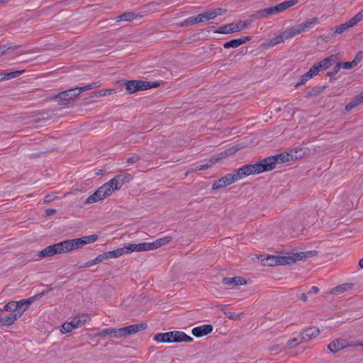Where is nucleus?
Segmentation results:
<instances>
[{
	"mask_svg": "<svg viewBox=\"0 0 363 363\" xmlns=\"http://www.w3.org/2000/svg\"><path fill=\"white\" fill-rule=\"evenodd\" d=\"M136 161H138V157H130V158L128 159L127 162L128 164H133V163L135 162Z\"/></svg>",
	"mask_w": 363,
	"mask_h": 363,
	"instance_id": "52",
	"label": "nucleus"
},
{
	"mask_svg": "<svg viewBox=\"0 0 363 363\" xmlns=\"http://www.w3.org/2000/svg\"><path fill=\"white\" fill-rule=\"evenodd\" d=\"M362 53H358L354 59L351 62H340L342 68L350 69L356 67L362 60Z\"/></svg>",
	"mask_w": 363,
	"mask_h": 363,
	"instance_id": "23",
	"label": "nucleus"
},
{
	"mask_svg": "<svg viewBox=\"0 0 363 363\" xmlns=\"http://www.w3.org/2000/svg\"><path fill=\"white\" fill-rule=\"evenodd\" d=\"M359 265L361 268H363V258L359 260Z\"/></svg>",
	"mask_w": 363,
	"mask_h": 363,
	"instance_id": "55",
	"label": "nucleus"
},
{
	"mask_svg": "<svg viewBox=\"0 0 363 363\" xmlns=\"http://www.w3.org/2000/svg\"><path fill=\"white\" fill-rule=\"evenodd\" d=\"M248 26V23L246 21H240L237 23H233L224 26L219 28L218 30V33H230L238 31H240L246 28Z\"/></svg>",
	"mask_w": 363,
	"mask_h": 363,
	"instance_id": "8",
	"label": "nucleus"
},
{
	"mask_svg": "<svg viewBox=\"0 0 363 363\" xmlns=\"http://www.w3.org/2000/svg\"><path fill=\"white\" fill-rule=\"evenodd\" d=\"M179 331H171L159 333L155 335V340L158 342H179Z\"/></svg>",
	"mask_w": 363,
	"mask_h": 363,
	"instance_id": "9",
	"label": "nucleus"
},
{
	"mask_svg": "<svg viewBox=\"0 0 363 363\" xmlns=\"http://www.w3.org/2000/svg\"><path fill=\"white\" fill-rule=\"evenodd\" d=\"M52 290V288L50 286H48L45 290H43L42 292L35 295L34 296H37V299L42 297L45 294H48L50 291Z\"/></svg>",
	"mask_w": 363,
	"mask_h": 363,
	"instance_id": "46",
	"label": "nucleus"
},
{
	"mask_svg": "<svg viewBox=\"0 0 363 363\" xmlns=\"http://www.w3.org/2000/svg\"><path fill=\"white\" fill-rule=\"evenodd\" d=\"M53 200V196L50 195H47L44 197L45 202H50Z\"/></svg>",
	"mask_w": 363,
	"mask_h": 363,
	"instance_id": "53",
	"label": "nucleus"
},
{
	"mask_svg": "<svg viewBox=\"0 0 363 363\" xmlns=\"http://www.w3.org/2000/svg\"><path fill=\"white\" fill-rule=\"evenodd\" d=\"M118 328H105L100 332V335L103 336L111 335L114 337H120V335H118Z\"/></svg>",
	"mask_w": 363,
	"mask_h": 363,
	"instance_id": "32",
	"label": "nucleus"
},
{
	"mask_svg": "<svg viewBox=\"0 0 363 363\" xmlns=\"http://www.w3.org/2000/svg\"><path fill=\"white\" fill-rule=\"evenodd\" d=\"M125 254H130L133 252H144L143 243H130L124 247Z\"/></svg>",
	"mask_w": 363,
	"mask_h": 363,
	"instance_id": "21",
	"label": "nucleus"
},
{
	"mask_svg": "<svg viewBox=\"0 0 363 363\" xmlns=\"http://www.w3.org/2000/svg\"><path fill=\"white\" fill-rule=\"evenodd\" d=\"M99 237L97 235H86L79 238L66 240L69 252L79 249L83 246L96 242Z\"/></svg>",
	"mask_w": 363,
	"mask_h": 363,
	"instance_id": "5",
	"label": "nucleus"
},
{
	"mask_svg": "<svg viewBox=\"0 0 363 363\" xmlns=\"http://www.w3.org/2000/svg\"><path fill=\"white\" fill-rule=\"evenodd\" d=\"M361 103L362 102L360 101L359 98L357 96L354 100H352L351 102H350L348 104L346 105L345 110L347 111H350L352 108H354L356 106H357Z\"/></svg>",
	"mask_w": 363,
	"mask_h": 363,
	"instance_id": "41",
	"label": "nucleus"
},
{
	"mask_svg": "<svg viewBox=\"0 0 363 363\" xmlns=\"http://www.w3.org/2000/svg\"><path fill=\"white\" fill-rule=\"evenodd\" d=\"M213 331V326L210 324L201 325L192 329L191 333L196 337L205 336Z\"/></svg>",
	"mask_w": 363,
	"mask_h": 363,
	"instance_id": "13",
	"label": "nucleus"
},
{
	"mask_svg": "<svg viewBox=\"0 0 363 363\" xmlns=\"http://www.w3.org/2000/svg\"><path fill=\"white\" fill-rule=\"evenodd\" d=\"M21 317V314L16 312L9 315L0 318V323L3 325L6 326L11 325L15 323L16 320H17Z\"/></svg>",
	"mask_w": 363,
	"mask_h": 363,
	"instance_id": "19",
	"label": "nucleus"
},
{
	"mask_svg": "<svg viewBox=\"0 0 363 363\" xmlns=\"http://www.w3.org/2000/svg\"><path fill=\"white\" fill-rule=\"evenodd\" d=\"M69 252L66 240L51 245L40 251L38 254L39 257H51L57 254Z\"/></svg>",
	"mask_w": 363,
	"mask_h": 363,
	"instance_id": "4",
	"label": "nucleus"
},
{
	"mask_svg": "<svg viewBox=\"0 0 363 363\" xmlns=\"http://www.w3.org/2000/svg\"><path fill=\"white\" fill-rule=\"evenodd\" d=\"M303 257H306L303 255V252L300 253H295L293 254L291 256H268L266 259V261L264 262V264L269 265V266H274V265H285L289 264L295 262L297 260L301 259Z\"/></svg>",
	"mask_w": 363,
	"mask_h": 363,
	"instance_id": "3",
	"label": "nucleus"
},
{
	"mask_svg": "<svg viewBox=\"0 0 363 363\" xmlns=\"http://www.w3.org/2000/svg\"><path fill=\"white\" fill-rule=\"evenodd\" d=\"M179 342H190L193 341V338L186 335L184 332L179 331Z\"/></svg>",
	"mask_w": 363,
	"mask_h": 363,
	"instance_id": "43",
	"label": "nucleus"
},
{
	"mask_svg": "<svg viewBox=\"0 0 363 363\" xmlns=\"http://www.w3.org/2000/svg\"><path fill=\"white\" fill-rule=\"evenodd\" d=\"M340 68H342V66L340 65V63L338 62L333 68V71L330 74V76H333L335 74H336L340 69Z\"/></svg>",
	"mask_w": 363,
	"mask_h": 363,
	"instance_id": "47",
	"label": "nucleus"
},
{
	"mask_svg": "<svg viewBox=\"0 0 363 363\" xmlns=\"http://www.w3.org/2000/svg\"><path fill=\"white\" fill-rule=\"evenodd\" d=\"M319 292V288L318 286H312L308 291L309 294H317Z\"/></svg>",
	"mask_w": 363,
	"mask_h": 363,
	"instance_id": "50",
	"label": "nucleus"
},
{
	"mask_svg": "<svg viewBox=\"0 0 363 363\" xmlns=\"http://www.w3.org/2000/svg\"><path fill=\"white\" fill-rule=\"evenodd\" d=\"M352 284H343L331 290L332 294L338 295L352 288Z\"/></svg>",
	"mask_w": 363,
	"mask_h": 363,
	"instance_id": "29",
	"label": "nucleus"
},
{
	"mask_svg": "<svg viewBox=\"0 0 363 363\" xmlns=\"http://www.w3.org/2000/svg\"><path fill=\"white\" fill-rule=\"evenodd\" d=\"M285 157L286 156L283 155H278L267 157L255 164L242 166L233 173L228 174L222 178L225 180L228 186L230 185L247 176L258 174L264 172L274 169L276 167L277 163L279 161L284 162V160H288V158L285 159Z\"/></svg>",
	"mask_w": 363,
	"mask_h": 363,
	"instance_id": "1",
	"label": "nucleus"
},
{
	"mask_svg": "<svg viewBox=\"0 0 363 363\" xmlns=\"http://www.w3.org/2000/svg\"><path fill=\"white\" fill-rule=\"evenodd\" d=\"M335 62V56H330L328 57H326L319 62L318 64V67L320 69V70L327 69L330 67L332 66V65Z\"/></svg>",
	"mask_w": 363,
	"mask_h": 363,
	"instance_id": "27",
	"label": "nucleus"
},
{
	"mask_svg": "<svg viewBox=\"0 0 363 363\" xmlns=\"http://www.w3.org/2000/svg\"><path fill=\"white\" fill-rule=\"evenodd\" d=\"M298 3V0H289L286 1H283L277 5H276V7L277 9L278 13L282 12L285 11L286 9L294 6Z\"/></svg>",
	"mask_w": 363,
	"mask_h": 363,
	"instance_id": "28",
	"label": "nucleus"
},
{
	"mask_svg": "<svg viewBox=\"0 0 363 363\" xmlns=\"http://www.w3.org/2000/svg\"><path fill=\"white\" fill-rule=\"evenodd\" d=\"M147 328V325L145 323H140L135 325H131L127 327L118 328V335L121 337L126 336L129 335H133L136 333L145 329Z\"/></svg>",
	"mask_w": 363,
	"mask_h": 363,
	"instance_id": "10",
	"label": "nucleus"
},
{
	"mask_svg": "<svg viewBox=\"0 0 363 363\" xmlns=\"http://www.w3.org/2000/svg\"><path fill=\"white\" fill-rule=\"evenodd\" d=\"M171 237L167 236L162 238H159L152 242H143L144 252L156 250L163 245L168 244L171 241Z\"/></svg>",
	"mask_w": 363,
	"mask_h": 363,
	"instance_id": "11",
	"label": "nucleus"
},
{
	"mask_svg": "<svg viewBox=\"0 0 363 363\" xmlns=\"http://www.w3.org/2000/svg\"><path fill=\"white\" fill-rule=\"evenodd\" d=\"M282 32L284 33L286 40L292 38L295 35L301 33L298 25L294 26L292 27H288Z\"/></svg>",
	"mask_w": 363,
	"mask_h": 363,
	"instance_id": "24",
	"label": "nucleus"
},
{
	"mask_svg": "<svg viewBox=\"0 0 363 363\" xmlns=\"http://www.w3.org/2000/svg\"><path fill=\"white\" fill-rule=\"evenodd\" d=\"M318 22V19L317 18H313L311 20H308L305 21L301 24H298V29L301 31V33L313 28L315 24Z\"/></svg>",
	"mask_w": 363,
	"mask_h": 363,
	"instance_id": "25",
	"label": "nucleus"
},
{
	"mask_svg": "<svg viewBox=\"0 0 363 363\" xmlns=\"http://www.w3.org/2000/svg\"><path fill=\"white\" fill-rule=\"evenodd\" d=\"M301 299L303 300L304 301H306L307 300L306 295L302 294L301 295Z\"/></svg>",
	"mask_w": 363,
	"mask_h": 363,
	"instance_id": "56",
	"label": "nucleus"
},
{
	"mask_svg": "<svg viewBox=\"0 0 363 363\" xmlns=\"http://www.w3.org/2000/svg\"><path fill=\"white\" fill-rule=\"evenodd\" d=\"M223 283L227 286H241L246 284V281L240 277H226L223 279Z\"/></svg>",
	"mask_w": 363,
	"mask_h": 363,
	"instance_id": "20",
	"label": "nucleus"
},
{
	"mask_svg": "<svg viewBox=\"0 0 363 363\" xmlns=\"http://www.w3.org/2000/svg\"><path fill=\"white\" fill-rule=\"evenodd\" d=\"M311 78H308L306 77V74L302 75L300 78V80L299 82L296 84V86H299V85H301V84H303L306 81H308V79H310Z\"/></svg>",
	"mask_w": 363,
	"mask_h": 363,
	"instance_id": "48",
	"label": "nucleus"
},
{
	"mask_svg": "<svg viewBox=\"0 0 363 363\" xmlns=\"http://www.w3.org/2000/svg\"><path fill=\"white\" fill-rule=\"evenodd\" d=\"M228 155L227 152H222L218 156L212 157L209 162H207L203 164H200L196 167L194 171H200L209 168L212 166L213 164L218 162L220 160L225 158Z\"/></svg>",
	"mask_w": 363,
	"mask_h": 363,
	"instance_id": "14",
	"label": "nucleus"
},
{
	"mask_svg": "<svg viewBox=\"0 0 363 363\" xmlns=\"http://www.w3.org/2000/svg\"><path fill=\"white\" fill-rule=\"evenodd\" d=\"M362 20H363V9L361 10L357 14H356L349 21L351 23V24L353 26H354L357 23L360 22Z\"/></svg>",
	"mask_w": 363,
	"mask_h": 363,
	"instance_id": "39",
	"label": "nucleus"
},
{
	"mask_svg": "<svg viewBox=\"0 0 363 363\" xmlns=\"http://www.w3.org/2000/svg\"><path fill=\"white\" fill-rule=\"evenodd\" d=\"M104 257L106 259L109 258H117L125 254L124 247L117 248L116 250H113L112 251L106 252L104 253Z\"/></svg>",
	"mask_w": 363,
	"mask_h": 363,
	"instance_id": "26",
	"label": "nucleus"
},
{
	"mask_svg": "<svg viewBox=\"0 0 363 363\" xmlns=\"http://www.w3.org/2000/svg\"><path fill=\"white\" fill-rule=\"evenodd\" d=\"M221 14H222L221 9H214V10H211V11L203 12V13H200L196 16L190 17L187 19V21H188V22H189L190 23H192V24L198 23H201V22H204L206 21H209L211 19H214L216 17H217L218 16H220Z\"/></svg>",
	"mask_w": 363,
	"mask_h": 363,
	"instance_id": "6",
	"label": "nucleus"
},
{
	"mask_svg": "<svg viewBox=\"0 0 363 363\" xmlns=\"http://www.w3.org/2000/svg\"><path fill=\"white\" fill-rule=\"evenodd\" d=\"M357 97L359 98V99L360 100V101L362 103L363 102V91L361 92L358 96Z\"/></svg>",
	"mask_w": 363,
	"mask_h": 363,
	"instance_id": "54",
	"label": "nucleus"
},
{
	"mask_svg": "<svg viewBox=\"0 0 363 363\" xmlns=\"http://www.w3.org/2000/svg\"><path fill=\"white\" fill-rule=\"evenodd\" d=\"M129 174H118L99 187L86 201V203H93L101 201L119 190L126 181H129Z\"/></svg>",
	"mask_w": 363,
	"mask_h": 363,
	"instance_id": "2",
	"label": "nucleus"
},
{
	"mask_svg": "<svg viewBox=\"0 0 363 363\" xmlns=\"http://www.w3.org/2000/svg\"><path fill=\"white\" fill-rule=\"evenodd\" d=\"M55 213H56V210H55V209H54V208H49V209H47V210L45 211V214H46L48 216H50L54 215Z\"/></svg>",
	"mask_w": 363,
	"mask_h": 363,
	"instance_id": "51",
	"label": "nucleus"
},
{
	"mask_svg": "<svg viewBox=\"0 0 363 363\" xmlns=\"http://www.w3.org/2000/svg\"><path fill=\"white\" fill-rule=\"evenodd\" d=\"M23 72H24V70H18L16 72H7V73L1 72L0 80H1V81L2 80H8V79H11L13 78H16V77L20 76L21 74H23Z\"/></svg>",
	"mask_w": 363,
	"mask_h": 363,
	"instance_id": "30",
	"label": "nucleus"
},
{
	"mask_svg": "<svg viewBox=\"0 0 363 363\" xmlns=\"http://www.w3.org/2000/svg\"><path fill=\"white\" fill-rule=\"evenodd\" d=\"M116 91L115 89H103L99 91V96H104L106 95H111L113 94H115Z\"/></svg>",
	"mask_w": 363,
	"mask_h": 363,
	"instance_id": "45",
	"label": "nucleus"
},
{
	"mask_svg": "<svg viewBox=\"0 0 363 363\" xmlns=\"http://www.w3.org/2000/svg\"><path fill=\"white\" fill-rule=\"evenodd\" d=\"M90 319V317L87 314H79L74 316L72 320L69 322L74 329L82 327L85 323Z\"/></svg>",
	"mask_w": 363,
	"mask_h": 363,
	"instance_id": "15",
	"label": "nucleus"
},
{
	"mask_svg": "<svg viewBox=\"0 0 363 363\" xmlns=\"http://www.w3.org/2000/svg\"><path fill=\"white\" fill-rule=\"evenodd\" d=\"M241 316H242L241 313H240V314L232 313L228 315V318L231 320H238V319H240L241 318Z\"/></svg>",
	"mask_w": 363,
	"mask_h": 363,
	"instance_id": "49",
	"label": "nucleus"
},
{
	"mask_svg": "<svg viewBox=\"0 0 363 363\" xmlns=\"http://www.w3.org/2000/svg\"><path fill=\"white\" fill-rule=\"evenodd\" d=\"M347 345V342L345 340L338 339L330 343L328 346V348L332 352H337L339 350L346 347Z\"/></svg>",
	"mask_w": 363,
	"mask_h": 363,
	"instance_id": "16",
	"label": "nucleus"
},
{
	"mask_svg": "<svg viewBox=\"0 0 363 363\" xmlns=\"http://www.w3.org/2000/svg\"><path fill=\"white\" fill-rule=\"evenodd\" d=\"M320 71V69L318 67V64H315L309 69L308 72L306 73V77L311 79L316 76Z\"/></svg>",
	"mask_w": 363,
	"mask_h": 363,
	"instance_id": "37",
	"label": "nucleus"
},
{
	"mask_svg": "<svg viewBox=\"0 0 363 363\" xmlns=\"http://www.w3.org/2000/svg\"><path fill=\"white\" fill-rule=\"evenodd\" d=\"M37 299V296H31L26 299H21L16 301V312L21 314V316L28 308L29 306Z\"/></svg>",
	"mask_w": 363,
	"mask_h": 363,
	"instance_id": "12",
	"label": "nucleus"
},
{
	"mask_svg": "<svg viewBox=\"0 0 363 363\" xmlns=\"http://www.w3.org/2000/svg\"><path fill=\"white\" fill-rule=\"evenodd\" d=\"M125 89L129 93H134L138 91L146 90L156 86V84L151 85L150 82L142 80H130L125 82Z\"/></svg>",
	"mask_w": 363,
	"mask_h": 363,
	"instance_id": "7",
	"label": "nucleus"
},
{
	"mask_svg": "<svg viewBox=\"0 0 363 363\" xmlns=\"http://www.w3.org/2000/svg\"><path fill=\"white\" fill-rule=\"evenodd\" d=\"M285 40H286V38L284 37V33L281 32L278 35H277L274 38L271 39L270 44L272 45H275L279 44Z\"/></svg>",
	"mask_w": 363,
	"mask_h": 363,
	"instance_id": "38",
	"label": "nucleus"
},
{
	"mask_svg": "<svg viewBox=\"0 0 363 363\" xmlns=\"http://www.w3.org/2000/svg\"><path fill=\"white\" fill-rule=\"evenodd\" d=\"M106 259L104 253L98 255L94 259L85 262L83 265L84 267H90L93 265L102 262Z\"/></svg>",
	"mask_w": 363,
	"mask_h": 363,
	"instance_id": "31",
	"label": "nucleus"
},
{
	"mask_svg": "<svg viewBox=\"0 0 363 363\" xmlns=\"http://www.w3.org/2000/svg\"><path fill=\"white\" fill-rule=\"evenodd\" d=\"M227 184L225 182L223 178L216 180L212 185V189H220L227 186Z\"/></svg>",
	"mask_w": 363,
	"mask_h": 363,
	"instance_id": "40",
	"label": "nucleus"
},
{
	"mask_svg": "<svg viewBox=\"0 0 363 363\" xmlns=\"http://www.w3.org/2000/svg\"><path fill=\"white\" fill-rule=\"evenodd\" d=\"M320 333V330L318 328L315 327L309 328L303 331L302 333L303 340H308L317 337Z\"/></svg>",
	"mask_w": 363,
	"mask_h": 363,
	"instance_id": "22",
	"label": "nucleus"
},
{
	"mask_svg": "<svg viewBox=\"0 0 363 363\" xmlns=\"http://www.w3.org/2000/svg\"><path fill=\"white\" fill-rule=\"evenodd\" d=\"M352 27H353V26L351 24L350 21H348L345 23H342V24L340 25L339 26H337L335 28V33L336 34H341Z\"/></svg>",
	"mask_w": 363,
	"mask_h": 363,
	"instance_id": "34",
	"label": "nucleus"
},
{
	"mask_svg": "<svg viewBox=\"0 0 363 363\" xmlns=\"http://www.w3.org/2000/svg\"><path fill=\"white\" fill-rule=\"evenodd\" d=\"M260 16H270L278 13L276 6L264 9L259 11Z\"/></svg>",
	"mask_w": 363,
	"mask_h": 363,
	"instance_id": "33",
	"label": "nucleus"
},
{
	"mask_svg": "<svg viewBox=\"0 0 363 363\" xmlns=\"http://www.w3.org/2000/svg\"><path fill=\"white\" fill-rule=\"evenodd\" d=\"M16 301H9L7 303L3 308H0V313L4 311H13V313L16 312Z\"/></svg>",
	"mask_w": 363,
	"mask_h": 363,
	"instance_id": "35",
	"label": "nucleus"
},
{
	"mask_svg": "<svg viewBox=\"0 0 363 363\" xmlns=\"http://www.w3.org/2000/svg\"><path fill=\"white\" fill-rule=\"evenodd\" d=\"M135 18V16L133 13H125L121 16L117 17V21H133Z\"/></svg>",
	"mask_w": 363,
	"mask_h": 363,
	"instance_id": "36",
	"label": "nucleus"
},
{
	"mask_svg": "<svg viewBox=\"0 0 363 363\" xmlns=\"http://www.w3.org/2000/svg\"><path fill=\"white\" fill-rule=\"evenodd\" d=\"M72 330H74L72 325L69 322H67L62 325L61 332L62 333H67L71 332Z\"/></svg>",
	"mask_w": 363,
	"mask_h": 363,
	"instance_id": "44",
	"label": "nucleus"
},
{
	"mask_svg": "<svg viewBox=\"0 0 363 363\" xmlns=\"http://www.w3.org/2000/svg\"><path fill=\"white\" fill-rule=\"evenodd\" d=\"M5 0H0V4L3 3Z\"/></svg>",
	"mask_w": 363,
	"mask_h": 363,
	"instance_id": "57",
	"label": "nucleus"
},
{
	"mask_svg": "<svg viewBox=\"0 0 363 363\" xmlns=\"http://www.w3.org/2000/svg\"><path fill=\"white\" fill-rule=\"evenodd\" d=\"M250 40V37H242L237 39H233L232 40H230L227 43H225L223 45L224 48H238L242 44L245 43L246 42L249 41Z\"/></svg>",
	"mask_w": 363,
	"mask_h": 363,
	"instance_id": "18",
	"label": "nucleus"
},
{
	"mask_svg": "<svg viewBox=\"0 0 363 363\" xmlns=\"http://www.w3.org/2000/svg\"><path fill=\"white\" fill-rule=\"evenodd\" d=\"M80 90L79 87L73 88L68 89L65 91H63L59 94L60 99H64L65 101H69L71 99L76 97L79 94H80Z\"/></svg>",
	"mask_w": 363,
	"mask_h": 363,
	"instance_id": "17",
	"label": "nucleus"
},
{
	"mask_svg": "<svg viewBox=\"0 0 363 363\" xmlns=\"http://www.w3.org/2000/svg\"><path fill=\"white\" fill-rule=\"evenodd\" d=\"M99 86V82H93L90 84H88L84 86H80L79 88L80 92L82 93V91H88V90L92 89H94V88H97Z\"/></svg>",
	"mask_w": 363,
	"mask_h": 363,
	"instance_id": "42",
	"label": "nucleus"
}]
</instances>
